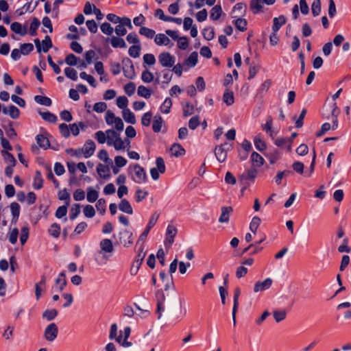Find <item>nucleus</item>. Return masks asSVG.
<instances>
[{
    "mask_svg": "<svg viewBox=\"0 0 351 351\" xmlns=\"http://www.w3.org/2000/svg\"><path fill=\"white\" fill-rule=\"evenodd\" d=\"M324 112L323 115L325 118L331 119L333 130H336L339 126L338 116L340 114V109L338 108L336 102H332L324 106Z\"/></svg>",
    "mask_w": 351,
    "mask_h": 351,
    "instance_id": "1",
    "label": "nucleus"
},
{
    "mask_svg": "<svg viewBox=\"0 0 351 351\" xmlns=\"http://www.w3.org/2000/svg\"><path fill=\"white\" fill-rule=\"evenodd\" d=\"M128 173L132 180L137 184L145 183L147 181V176L143 167L138 164L130 165L128 169Z\"/></svg>",
    "mask_w": 351,
    "mask_h": 351,
    "instance_id": "2",
    "label": "nucleus"
},
{
    "mask_svg": "<svg viewBox=\"0 0 351 351\" xmlns=\"http://www.w3.org/2000/svg\"><path fill=\"white\" fill-rule=\"evenodd\" d=\"M145 255L146 252H144V246L142 243L138 250V254L136 255L130 269V273L132 275H136L137 274L140 266L143 262Z\"/></svg>",
    "mask_w": 351,
    "mask_h": 351,
    "instance_id": "3",
    "label": "nucleus"
},
{
    "mask_svg": "<svg viewBox=\"0 0 351 351\" xmlns=\"http://www.w3.org/2000/svg\"><path fill=\"white\" fill-rule=\"evenodd\" d=\"M231 149V145L228 143H224L215 147V154L219 162H223L227 158V152Z\"/></svg>",
    "mask_w": 351,
    "mask_h": 351,
    "instance_id": "4",
    "label": "nucleus"
},
{
    "mask_svg": "<svg viewBox=\"0 0 351 351\" xmlns=\"http://www.w3.org/2000/svg\"><path fill=\"white\" fill-rule=\"evenodd\" d=\"M122 64L124 75L128 79H133L135 76V71L132 61L129 58H124L122 60Z\"/></svg>",
    "mask_w": 351,
    "mask_h": 351,
    "instance_id": "5",
    "label": "nucleus"
},
{
    "mask_svg": "<svg viewBox=\"0 0 351 351\" xmlns=\"http://www.w3.org/2000/svg\"><path fill=\"white\" fill-rule=\"evenodd\" d=\"M58 328L55 323L49 324L44 332V337L48 341H53L58 337Z\"/></svg>",
    "mask_w": 351,
    "mask_h": 351,
    "instance_id": "6",
    "label": "nucleus"
},
{
    "mask_svg": "<svg viewBox=\"0 0 351 351\" xmlns=\"http://www.w3.org/2000/svg\"><path fill=\"white\" fill-rule=\"evenodd\" d=\"M158 61L163 67H171L173 66L176 58L169 52H162L158 56Z\"/></svg>",
    "mask_w": 351,
    "mask_h": 351,
    "instance_id": "7",
    "label": "nucleus"
},
{
    "mask_svg": "<svg viewBox=\"0 0 351 351\" xmlns=\"http://www.w3.org/2000/svg\"><path fill=\"white\" fill-rule=\"evenodd\" d=\"M177 228L173 225H169L167 228L166 238L165 245L166 247H170L174 242V238L177 234Z\"/></svg>",
    "mask_w": 351,
    "mask_h": 351,
    "instance_id": "8",
    "label": "nucleus"
},
{
    "mask_svg": "<svg viewBox=\"0 0 351 351\" xmlns=\"http://www.w3.org/2000/svg\"><path fill=\"white\" fill-rule=\"evenodd\" d=\"M273 283V280L270 278H267L263 281H257L254 287V291L255 293L263 291L269 289Z\"/></svg>",
    "mask_w": 351,
    "mask_h": 351,
    "instance_id": "9",
    "label": "nucleus"
},
{
    "mask_svg": "<svg viewBox=\"0 0 351 351\" xmlns=\"http://www.w3.org/2000/svg\"><path fill=\"white\" fill-rule=\"evenodd\" d=\"M96 148V145L93 141L88 140L84 143L83 147L82 148L83 151V155L84 158H88L93 155L95 150Z\"/></svg>",
    "mask_w": 351,
    "mask_h": 351,
    "instance_id": "10",
    "label": "nucleus"
},
{
    "mask_svg": "<svg viewBox=\"0 0 351 351\" xmlns=\"http://www.w3.org/2000/svg\"><path fill=\"white\" fill-rule=\"evenodd\" d=\"M221 215L219 217V222L221 223H228L230 216L233 212L232 206H222L221 208Z\"/></svg>",
    "mask_w": 351,
    "mask_h": 351,
    "instance_id": "11",
    "label": "nucleus"
},
{
    "mask_svg": "<svg viewBox=\"0 0 351 351\" xmlns=\"http://www.w3.org/2000/svg\"><path fill=\"white\" fill-rule=\"evenodd\" d=\"M241 295V289L239 287H237L234 290V297H233V308H232V319H233V324L235 326L236 325V313L238 310L239 306V298Z\"/></svg>",
    "mask_w": 351,
    "mask_h": 351,
    "instance_id": "12",
    "label": "nucleus"
},
{
    "mask_svg": "<svg viewBox=\"0 0 351 351\" xmlns=\"http://www.w3.org/2000/svg\"><path fill=\"white\" fill-rule=\"evenodd\" d=\"M110 41L111 45L114 48H126L127 45L125 40L120 38V36H112L111 38H108L106 39V42Z\"/></svg>",
    "mask_w": 351,
    "mask_h": 351,
    "instance_id": "13",
    "label": "nucleus"
},
{
    "mask_svg": "<svg viewBox=\"0 0 351 351\" xmlns=\"http://www.w3.org/2000/svg\"><path fill=\"white\" fill-rule=\"evenodd\" d=\"M99 246L101 248L100 252L112 253L114 251L112 242L109 239H104L100 241Z\"/></svg>",
    "mask_w": 351,
    "mask_h": 351,
    "instance_id": "14",
    "label": "nucleus"
},
{
    "mask_svg": "<svg viewBox=\"0 0 351 351\" xmlns=\"http://www.w3.org/2000/svg\"><path fill=\"white\" fill-rule=\"evenodd\" d=\"M154 42L157 45H173L171 40L164 34H158L156 35Z\"/></svg>",
    "mask_w": 351,
    "mask_h": 351,
    "instance_id": "15",
    "label": "nucleus"
},
{
    "mask_svg": "<svg viewBox=\"0 0 351 351\" xmlns=\"http://www.w3.org/2000/svg\"><path fill=\"white\" fill-rule=\"evenodd\" d=\"M257 173V169L255 168H251L247 170L245 173H242L239 176V180L241 182H245L247 180H254L256 177Z\"/></svg>",
    "mask_w": 351,
    "mask_h": 351,
    "instance_id": "16",
    "label": "nucleus"
},
{
    "mask_svg": "<svg viewBox=\"0 0 351 351\" xmlns=\"http://www.w3.org/2000/svg\"><path fill=\"white\" fill-rule=\"evenodd\" d=\"M2 111L4 114H9L14 119H18L20 115L19 110L14 105L10 106L8 109L4 107Z\"/></svg>",
    "mask_w": 351,
    "mask_h": 351,
    "instance_id": "17",
    "label": "nucleus"
},
{
    "mask_svg": "<svg viewBox=\"0 0 351 351\" xmlns=\"http://www.w3.org/2000/svg\"><path fill=\"white\" fill-rule=\"evenodd\" d=\"M121 239H124L123 245L125 247H128L131 244L133 243V234L131 232L128 230H125L120 232Z\"/></svg>",
    "mask_w": 351,
    "mask_h": 351,
    "instance_id": "18",
    "label": "nucleus"
},
{
    "mask_svg": "<svg viewBox=\"0 0 351 351\" xmlns=\"http://www.w3.org/2000/svg\"><path fill=\"white\" fill-rule=\"evenodd\" d=\"M10 210L12 215V223H16L20 215L21 206L17 202H12L10 204Z\"/></svg>",
    "mask_w": 351,
    "mask_h": 351,
    "instance_id": "19",
    "label": "nucleus"
},
{
    "mask_svg": "<svg viewBox=\"0 0 351 351\" xmlns=\"http://www.w3.org/2000/svg\"><path fill=\"white\" fill-rule=\"evenodd\" d=\"M117 326L116 324H112L110 326L109 334L110 339H115L117 342L121 343L122 340V331H120L119 335H117Z\"/></svg>",
    "mask_w": 351,
    "mask_h": 351,
    "instance_id": "20",
    "label": "nucleus"
},
{
    "mask_svg": "<svg viewBox=\"0 0 351 351\" xmlns=\"http://www.w3.org/2000/svg\"><path fill=\"white\" fill-rule=\"evenodd\" d=\"M286 18L284 15H280L278 17H275L273 19L272 31L278 32L280 27L286 23Z\"/></svg>",
    "mask_w": 351,
    "mask_h": 351,
    "instance_id": "21",
    "label": "nucleus"
},
{
    "mask_svg": "<svg viewBox=\"0 0 351 351\" xmlns=\"http://www.w3.org/2000/svg\"><path fill=\"white\" fill-rule=\"evenodd\" d=\"M170 151L172 155L176 157L184 156L186 153L184 147L179 143H173L171 147Z\"/></svg>",
    "mask_w": 351,
    "mask_h": 351,
    "instance_id": "22",
    "label": "nucleus"
},
{
    "mask_svg": "<svg viewBox=\"0 0 351 351\" xmlns=\"http://www.w3.org/2000/svg\"><path fill=\"white\" fill-rule=\"evenodd\" d=\"M10 29L12 32L21 36H25L27 33V29L25 27H22V25L19 22L12 23L10 25Z\"/></svg>",
    "mask_w": 351,
    "mask_h": 351,
    "instance_id": "23",
    "label": "nucleus"
},
{
    "mask_svg": "<svg viewBox=\"0 0 351 351\" xmlns=\"http://www.w3.org/2000/svg\"><path fill=\"white\" fill-rule=\"evenodd\" d=\"M119 208L120 210L127 214L132 215L133 213L132 207L126 199H121L119 204Z\"/></svg>",
    "mask_w": 351,
    "mask_h": 351,
    "instance_id": "24",
    "label": "nucleus"
},
{
    "mask_svg": "<svg viewBox=\"0 0 351 351\" xmlns=\"http://www.w3.org/2000/svg\"><path fill=\"white\" fill-rule=\"evenodd\" d=\"M122 116L127 123L135 124L136 122L134 114L129 108L124 109L122 111Z\"/></svg>",
    "mask_w": 351,
    "mask_h": 351,
    "instance_id": "25",
    "label": "nucleus"
},
{
    "mask_svg": "<svg viewBox=\"0 0 351 351\" xmlns=\"http://www.w3.org/2000/svg\"><path fill=\"white\" fill-rule=\"evenodd\" d=\"M265 156L269 159L271 164H274L279 160L280 153L277 149H273L265 154Z\"/></svg>",
    "mask_w": 351,
    "mask_h": 351,
    "instance_id": "26",
    "label": "nucleus"
},
{
    "mask_svg": "<svg viewBox=\"0 0 351 351\" xmlns=\"http://www.w3.org/2000/svg\"><path fill=\"white\" fill-rule=\"evenodd\" d=\"M263 4L264 0H251L250 9L254 14H258L262 10Z\"/></svg>",
    "mask_w": 351,
    "mask_h": 351,
    "instance_id": "27",
    "label": "nucleus"
},
{
    "mask_svg": "<svg viewBox=\"0 0 351 351\" xmlns=\"http://www.w3.org/2000/svg\"><path fill=\"white\" fill-rule=\"evenodd\" d=\"M61 283V287H58L59 291H62L67 285V281L66 279V274L65 271H62L59 274L58 278L55 280V284L58 285Z\"/></svg>",
    "mask_w": 351,
    "mask_h": 351,
    "instance_id": "28",
    "label": "nucleus"
},
{
    "mask_svg": "<svg viewBox=\"0 0 351 351\" xmlns=\"http://www.w3.org/2000/svg\"><path fill=\"white\" fill-rule=\"evenodd\" d=\"M38 114L41 116V117L46 121L51 123H56L58 118L56 114L47 111V112H38Z\"/></svg>",
    "mask_w": 351,
    "mask_h": 351,
    "instance_id": "29",
    "label": "nucleus"
},
{
    "mask_svg": "<svg viewBox=\"0 0 351 351\" xmlns=\"http://www.w3.org/2000/svg\"><path fill=\"white\" fill-rule=\"evenodd\" d=\"M43 179L42 178L41 173L39 171H36L35 176L34 178L33 187L36 190L40 189L43 186Z\"/></svg>",
    "mask_w": 351,
    "mask_h": 351,
    "instance_id": "30",
    "label": "nucleus"
},
{
    "mask_svg": "<svg viewBox=\"0 0 351 351\" xmlns=\"http://www.w3.org/2000/svg\"><path fill=\"white\" fill-rule=\"evenodd\" d=\"M36 140L39 147L44 149H47L50 146L48 138L43 134H38L36 136Z\"/></svg>",
    "mask_w": 351,
    "mask_h": 351,
    "instance_id": "31",
    "label": "nucleus"
},
{
    "mask_svg": "<svg viewBox=\"0 0 351 351\" xmlns=\"http://www.w3.org/2000/svg\"><path fill=\"white\" fill-rule=\"evenodd\" d=\"M223 101L227 106H231L234 102V93L229 89H226L223 95Z\"/></svg>",
    "mask_w": 351,
    "mask_h": 351,
    "instance_id": "32",
    "label": "nucleus"
},
{
    "mask_svg": "<svg viewBox=\"0 0 351 351\" xmlns=\"http://www.w3.org/2000/svg\"><path fill=\"white\" fill-rule=\"evenodd\" d=\"M97 171L100 177L104 179H108L110 177V174L109 173V168L102 164H99L97 165Z\"/></svg>",
    "mask_w": 351,
    "mask_h": 351,
    "instance_id": "33",
    "label": "nucleus"
},
{
    "mask_svg": "<svg viewBox=\"0 0 351 351\" xmlns=\"http://www.w3.org/2000/svg\"><path fill=\"white\" fill-rule=\"evenodd\" d=\"M198 54L196 51L192 52L185 60L184 64L190 67H193L197 62Z\"/></svg>",
    "mask_w": 351,
    "mask_h": 351,
    "instance_id": "34",
    "label": "nucleus"
},
{
    "mask_svg": "<svg viewBox=\"0 0 351 351\" xmlns=\"http://www.w3.org/2000/svg\"><path fill=\"white\" fill-rule=\"evenodd\" d=\"M251 160L254 165L258 167H261L265 161L264 158L256 152H252L251 155Z\"/></svg>",
    "mask_w": 351,
    "mask_h": 351,
    "instance_id": "35",
    "label": "nucleus"
},
{
    "mask_svg": "<svg viewBox=\"0 0 351 351\" xmlns=\"http://www.w3.org/2000/svg\"><path fill=\"white\" fill-rule=\"evenodd\" d=\"M222 13V8L220 5H215L210 10V17L214 21L218 20Z\"/></svg>",
    "mask_w": 351,
    "mask_h": 351,
    "instance_id": "36",
    "label": "nucleus"
},
{
    "mask_svg": "<svg viewBox=\"0 0 351 351\" xmlns=\"http://www.w3.org/2000/svg\"><path fill=\"white\" fill-rule=\"evenodd\" d=\"M34 101L36 103L45 106H50L52 104L51 99L46 96L36 95L34 97Z\"/></svg>",
    "mask_w": 351,
    "mask_h": 351,
    "instance_id": "37",
    "label": "nucleus"
},
{
    "mask_svg": "<svg viewBox=\"0 0 351 351\" xmlns=\"http://www.w3.org/2000/svg\"><path fill=\"white\" fill-rule=\"evenodd\" d=\"M137 93L140 97L148 99L151 97L152 91L145 86L141 85L138 87Z\"/></svg>",
    "mask_w": 351,
    "mask_h": 351,
    "instance_id": "38",
    "label": "nucleus"
},
{
    "mask_svg": "<svg viewBox=\"0 0 351 351\" xmlns=\"http://www.w3.org/2000/svg\"><path fill=\"white\" fill-rule=\"evenodd\" d=\"M99 194L98 192L93 189L92 187H88L87 189V196L86 199L88 202L93 203L98 198Z\"/></svg>",
    "mask_w": 351,
    "mask_h": 351,
    "instance_id": "39",
    "label": "nucleus"
},
{
    "mask_svg": "<svg viewBox=\"0 0 351 351\" xmlns=\"http://www.w3.org/2000/svg\"><path fill=\"white\" fill-rule=\"evenodd\" d=\"M272 124L273 119L271 116L268 117L266 121L265 124L262 125V128L264 131H265L267 134H269L270 136L273 137L274 130H272Z\"/></svg>",
    "mask_w": 351,
    "mask_h": 351,
    "instance_id": "40",
    "label": "nucleus"
},
{
    "mask_svg": "<svg viewBox=\"0 0 351 351\" xmlns=\"http://www.w3.org/2000/svg\"><path fill=\"white\" fill-rule=\"evenodd\" d=\"M162 118L160 116H155L153 121L152 129L154 132H159L162 125Z\"/></svg>",
    "mask_w": 351,
    "mask_h": 351,
    "instance_id": "41",
    "label": "nucleus"
},
{
    "mask_svg": "<svg viewBox=\"0 0 351 351\" xmlns=\"http://www.w3.org/2000/svg\"><path fill=\"white\" fill-rule=\"evenodd\" d=\"M58 315V311L56 309H47L43 313V318L46 319L47 321L54 319Z\"/></svg>",
    "mask_w": 351,
    "mask_h": 351,
    "instance_id": "42",
    "label": "nucleus"
},
{
    "mask_svg": "<svg viewBox=\"0 0 351 351\" xmlns=\"http://www.w3.org/2000/svg\"><path fill=\"white\" fill-rule=\"evenodd\" d=\"M3 128L5 131L6 135L10 138H15L17 136L14 128L12 126V123L10 122L8 125H3Z\"/></svg>",
    "mask_w": 351,
    "mask_h": 351,
    "instance_id": "43",
    "label": "nucleus"
},
{
    "mask_svg": "<svg viewBox=\"0 0 351 351\" xmlns=\"http://www.w3.org/2000/svg\"><path fill=\"white\" fill-rule=\"evenodd\" d=\"M60 226L57 223H53L51 225L48 230L49 234L54 238H58L60 234Z\"/></svg>",
    "mask_w": 351,
    "mask_h": 351,
    "instance_id": "44",
    "label": "nucleus"
},
{
    "mask_svg": "<svg viewBox=\"0 0 351 351\" xmlns=\"http://www.w3.org/2000/svg\"><path fill=\"white\" fill-rule=\"evenodd\" d=\"M1 154L6 162L10 163L12 166L16 165V160L11 153L8 152V151L3 150L1 152Z\"/></svg>",
    "mask_w": 351,
    "mask_h": 351,
    "instance_id": "45",
    "label": "nucleus"
},
{
    "mask_svg": "<svg viewBox=\"0 0 351 351\" xmlns=\"http://www.w3.org/2000/svg\"><path fill=\"white\" fill-rule=\"evenodd\" d=\"M106 134L108 145H112L114 141L119 137V135L113 130H107Z\"/></svg>",
    "mask_w": 351,
    "mask_h": 351,
    "instance_id": "46",
    "label": "nucleus"
},
{
    "mask_svg": "<svg viewBox=\"0 0 351 351\" xmlns=\"http://www.w3.org/2000/svg\"><path fill=\"white\" fill-rule=\"evenodd\" d=\"M40 21L36 17L33 18L32 21L30 24V27H29V34L32 36H34L36 35V34H37L36 31H37L38 27L40 26Z\"/></svg>",
    "mask_w": 351,
    "mask_h": 351,
    "instance_id": "47",
    "label": "nucleus"
},
{
    "mask_svg": "<svg viewBox=\"0 0 351 351\" xmlns=\"http://www.w3.org/2000/svg\"><path fill=\"white\" fill-rule=\"evenodd\" d=\"M127 143L128 145H130V141L125 139L123 141L120 136L117 138L116 140L114 141L112 145L116 150H121L125 149V143Z\"/></svg>",
    "mask_w": 351,
    "mask_h": 351,
    "instance_id": "48",
    "label": "nucleus"
},
{
    "mask_svg": "<svg viewBox=\"0 0 351 351\" xmlns=\"http://www.w3.org/2000/svg\"><path fill=\"white\" fill-rule=\"evenodd\" d=\"M139 34L147 38H153L155 36V31L147 27H141L139 29Z\"/></svg>",
    "mask_w": 351,
    "mask_h": 351,
    "instance_id": "49",
    "label": "nucleus"
},
{
    "mask_svg": "<svg viewBox=\"0 0 351 351\" xmlns=\"http://www.w3.org/2000/svg\"><path fill=\"white\" fill-rule=\"evenodd\" d=\"M254 143L256 148L260 152H263L267 148L266 143L260 138L259 136H255Z\"/></svg>",
    "mask_w": 351,
    "mask_h": 351,
    "instance_id": "50",
    "label": "nucleus"
},
{
    "mask_svg": "<svg viewBox=\"0 0 351 351\" xmlns=\"http://www.w3.org/2000/svg\"><path fill=\"white\" fill-rule=\"evenodd\" d=\"M202 34L206 40H211L215 38L214 29L211 27H205L203 29Z\"/></svg>",
    "mask_w": 351,
    "mask_h": 351,
    "instance_id": "51",
    "label": "nucleus"
},
{
    "mask_svg": "<svg viewBox=\"0 0 351 351\" xmlns=\"http://www.w3.org/2000/svg\"><path fill=\"white\" fill-rule=\"evenodd\" d=\"M69 203L65 202V205L59 206L56 211L55 215L57 218L60 219L64 217L67 213V208L69 206Z\"/></svg>",
    "mask_w": 351,
    "mask_h": 351,
    "instance_id": "52",
    "label": "nucleus"
},
{
    "mask_svg": "<svg viewBox=\"0 0 351 351\" xmlns=\"http://www.w3.org/2000/svg\"><path fill=\"white\" fill-rule=\"evenodd\" d=\"M172 106V101L169 97L165 99L160 106V110L162 113L168 114L170 112Z\"/></svg>",
    "mask_w": 351,
    "mask_h": 351,
    "instance_id": "53",
    "label": "nucleus"
},
{
    "mask_svg": "<svg viewBox=\"0 0 351 351\" xmlns=\"http://www.w3.org/2000/svg\"><path fill=\"white\" fill-rule=\"evenodd\" d=\"M80 205L79 204H74L70 210V219H75L80 213Z\"/></svg>",
    "mask_w": 351,
    "mask_h": 351,
    "instance_id": "54",
    "label": "nucleus"
},
{
    "mask_svg": "<svg viewBox=\"0 0 351 351\" xmlns=\"http://www.w3.org/2000/svg\"><path fill=\"white\" fill-rule=\"evenodd\" d=\"M312 14L314 16H318L321 12V1L313 0L311 5Z\"/></svg>",
    "mask_w": 351,
    "mask_h": 351,
    "instance_id": "55",
    "label": "nucleus"
},
{
    "mask_svg": "<svg viewBox=\"0 0 351 351\" xmlns=\"http://www.w3.org/2000/svg\"><path fill=\"white\" fill-rule=\"evenodd\" d=\"M143 66L146 67L145 64L153 65L156 62L155 56L152 53H145L143 57Z\"/></svg>",
    "mask_w": 351,
    "mask_h": 351,
    "instance_id": "56",
    "label": "nucleus"
},
{
    "mask_svg": "<svg viewBox=\"0 0 351 351\" xmlns=\"http://www.w3.org/2000/svg\"><path fill=\"white\" fill-rule=\"evenodd\" d=\"M236 27L241 32H244L247 29V21L245 19L239 18L235 21Z\"/></svg>",
    "mask_w": 351,
    "mask_h": 351,
    "instance_id": "57",
    "label": "nucleus"
},
{
    "mask_svg": "<svg viewBox=\"0 0 351 351\" xmlns=\"http://www.w3.org/2000/svg\"><path fill=\"white\" fill-rule=\"evenodd\" d=\"M148 195V192L147 191H143L141 189H137L135 192V200L136 202H140L144 199L147 197Z\"/></svg>",
    "mask_w": 351,
    "mask_h": 351,
    "instance_id": "58",
    "label": "nucleus"
},
{
    "mask_svg": "<svg viewBox=\"0 0 351 351\" xmlns=\"http://www.w3.org/2000/svg\"><path fill=\"white\" fill-rule=\"evenodd\" d=\"M141 49V45H132L129 48L128 54L134 58H138Z\"/></svg>",
    "mask_w": 351,
    "mask_h": 351,
    "instance_id": "59",
    "label": "nucleus"
},
{
    "mask_svg": "<svg viewBox=\"0 0 351 351\" xmlns=\"http://www.w3.org/2000/svg\"><path fill=\"white\" fill-rule=\"evenodd\" d=\"M21 51L23 55L27 56L34 49V45L32 43H23L20 45Z\"/></svg>",
    "mask_w": 351,
    "mask_h": 351,
    "instance_id": "60",
    "label": "nucleus"
},
{
    "mask_svg": "<svg viewBox=\"0 0 351 351\" xmlns=\"http://www.w3.org/2000/svg\"><path fill=\"white\" fill-rule=\"evenodd\" d=\"M64 73L68 78L73 81H76L77 80V73L74 69L66 67L64 69Z\"/></svg>",
    "mask_w": 351,
    "mask_h": 351,
    "instance_id": "61",
    "label": "nucleus"
},
{
    "mask_svg": "<svg viewBox=\"0 0 351 351\" xmlns=\"http://www.w3.org/2000/svg\"><path fill=\"white\" fill-rule=\"evenodd\" d=\"M59 130L61 135L67 138L70 136V128L66 123H61L59 125Z\"/></svg>",
    "mask_w": 351,
    "mask_h": 351,
    "instance_id": "62",
    "label": "nucleus"
},
{
    "mask_svg": "<svg viewBox=\"0 0 351 351\" xmlns=\"http://www.w3.org/2000/svg\"><path fill=\"white\" fill-rule=\"evenodd\" d=\"M128 104V99L126 97L119 96L117 98V105L119 108L123 109V110L127 108Z\"/></svg>",
    "mask_w": 351,
    "mask_h": 351,
    "instance_id": "63",
    "label": "nucleus"
},
{
    "mask_svg": "<svg viewBox=\"0 0 351 351\" xmlns=\"http://www.w3.org/2000/svg\"><path fill=\"white\" fill-rule=\"evenodd\" d=\"M101 31L106 35L110 36L113 32L114 29L108 23H104L101 25L100 27Z\"/></svg>",
    "mask_w": 351,
    "mask_h": 351,
    "instance_id": "64",
    "label": "nucleus"
}]
</instances>
